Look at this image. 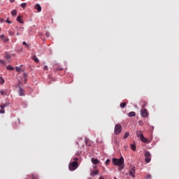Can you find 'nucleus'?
Masks as SVG:
<instances>
[{
    "instance_id": "f257e3e1",
    "label": "nucleus",
    "mask_w": 179,
    "mask_h": 179,
    "mask_svg": "<svg viewBox=\"0 0 179 179\" xmlns=\"http://www.w3.org/2000/svg\"><path fill=\"white\" fill-rule=\"evenodd\" d=\"M113 164L114 166H118V170L121 171V170H124V157H121L120 159L113 158L112 159Z\"/></svg>"
},
{
    "instance_id": "f03ea898",
    "label": "nucleus",
    "mask_w": 179,
    "mask_h": 179,
    "mask_svg": "<svg viewBox=\"0 0 179 179\" xmlns=\"http://www.w3.org/2000/svg\"><path fill=\"white\" fill-rule=\"evenodd\" d=\"M78 166L79 164L78 163V162H72L71 164H69V169L71 171H73L74 170L77 169Z\"/></svg>"
},
{
    "instance_id": "7ed1b4c3",
    "label": "nucleus",
    "mask_w": 179,
    "mask_h": 179,
    "mask_svg": "<svg viewBox=\"0 0 179 179\" xmlns=\"http://www.w3.org/2000/svg\"><path fill=\"white\" fill-rule=\"evenodd\" d=\"M121 131H122V126L120 124H117L115 126V135H120L121 134Z\"/></svg>"
},
{
    "instance_id": "20e7f679",
    "label": "nucleus",
    "mask_w": 179,
    "mask_h": 179,
    "mask_svg": "<svg viewBox=\"0 0 179 179\" xmlns=\"http://www.w3.org/2000/svg\"><path fill=\"white\" fill-rule=\"evenodd\" d=\"M145 163H150V160H152V156L150 155V152H149L148 151H145Z\"/></svg>"
},
{
    "instance_id": "39448f33",
    "label": "nucleus",
    "mask_w": 179,
    "mask_h": 179,
    "mask_svg": "<svg viewBox=\"0 0 179 179\" xmlns=\"http://www.w3.org/2000/svg\"><path fill=\"white\" fill-rule=\"evenodd\" d=\"M10 103L9 102L6 103H3L0 106L1 110H0V114H5V107H8Z\"/></svg>"
},
{
    "instance_id": "423d86ee",
    "label": "nucleus",
    "mask_w": 179,
    "mask_h": 179,
    "mask_svg": "<svg viewBox=\"0 0 179 179\" xmlns=\"http://www.w3.org/2000/svg\"><path fill=\"white\" fill-rule=\"evenodd\" d=\"M141 114L143 118H146L149 113H148V109L144 108L141 110Z\"/></svg>"
},
{
    "instance_id": "0eeeda50",
    "label": "nucleus",
    "mask_w": 179,
    "mask_h": 179,
    "mask_svg": "<svg viewBox=\"0 0 179 179\" xmlns=\"http://www.w3.org/2000/svg\"><path fill=\"white\" fill-rule=\"evenodd\" d=\"M129 176L133 177V178H135V166H133L129 171Z\"/></svg>"
},
{
    "instance_id": "6e6552de",
    "label": "nucleus",
    "mask_w": 179,
    "mask_h": 179,
    "mask_svg": "<svg viewBox=\"0 0 179 179\" xmlns=\"http://www.w3.org/2000/svg\"><path fill=\"white\" fill-rule=\"evenodd\" d=\"M19 96H24V90L22 88V87L19 86Z\"/></svg>"
},
{
    "instance_id": "1a4fd4ad",
    "label": "nucleus",
    "mask_w": 179,
    "mask_h": 179,
    "mask_svg": "<svg viewBox=\"0 0 179 179\" xmlns=\"http://www.w3.org/2000/svg\"><path fill=\"white\" fill-rule=\"evenodd\" d=\"M136 135H137L138 138H139L141 139L142 138V136H143V134H142V131L138 130L136 131Z\"/></svg>"
},
{
    "instance_id": "9d476101",
    "label": "nucleus",
    "mask_w": 179,
    "mask_h": 179,
    "mask_svg": "<svg viewBox=\"0 0 179 179\" xmlns=\"http://www.w3.org/2000/svg\"><path fill=\"white\" fill-rule=\"evenodd\" d=\"M140 140L141 141V142H143L144 143H148V142H149V140H148V138H145V136H143V135L141 136Z\"/></svg>"
},
{
    "instance_id": "9b49d317",
    "label": "nucleus",
    "mask_w": 179,
    "mask_h": 179,
    "mask_svg": "<svg viewBox=\"0 0 179 179\" xmlns=\"http://www.w3.org/2000/svg\"><path fill=\"white\" fill-rule=\"evenodd\" d=\"M34 9H36V10H38V12H41V6H40V4H38V3H37L34 6Z\"/></svg>"
},
{
    "instance_id": "f8f14e48",
    "label": "nucleus",
    "mask_w": 179,
    "mask_h": 179,
    "mask_svg": "<svg viewBox=\"0 0 179 179\" xmlns=\"http://www.w3.org/2000/svg\"><path fill=\"white\" fill-rule=\"evenodd\" d=\"M91 160H92V163L93 164H99V161L97 159L92 158Z\"/></svg>"
},
{
    "instance_id": "ddd939ff",
    "label": "nucleus",
    "mask_w": 179,
    "mask_h": 179,
    "mask_svg": "<svg viewBox=\"0 0 179 179\" xmlns=\"http://www.w3.org/2000/svg\"><path fill=\"white\" fill-rule=\"evenodd\" d=\"M17 22H19L22 24H23V23H24V22H23V20H22V16H20V15H18L17 17Z\"/></svg>"
},
{
    "instance_id": "4468645a",
    "label": "nucleus",
    "mask_w": 179,
    "mask_h": 179,
    "mask_svg": "<svg viewBox=\"0 0 179 179\" xmlns=\"http://www.w3.org/2000/svg\"><path fill=\"white\" fill-rule=\"evenodd\" d=\"M131 146V149L135 152L136 150V144H135V143H134L133 144L130 145Z\"/></svg>"
},
{
    "instance_id": "2eb2a0df",
    "label": "nucleus",
    "mask_w": 179,
    "mask_h": 179,
    "mask_svg": "<svg viewBox=\"0 0 179 179\" xmlns=\"http://www.w3.org/2000/svg\"><path fill=\"white\" fill-rule=\"evenodd\" d=\"M32 59H34L36 64H38V62H40V60H38V58H37V56L36 55H34L32 57Z\"/></svg>"
},
{
    "instance_id": "dca6fc26",
    "label": "nucleus",
    "mask_w": 179,
    "mask_h": 179,
    "mask_svg": "<svg viewBox=\"0 0 179 179\" xmlns=\"http://www.w3.org/2000/svg\"><path fill=\"white\" fill-rule=\"evenodd\" d=\"M135 115H136V113H135V112H134V111L130 112L128 114V117H135Z\"/></svg>"
},
{
    "instance_id": "f3484780",
    "label": "nucleus",
    "mask_w": 179,
    "mask_h": 179,
    "mask_svg": "<svg viewBox=\"0 0 179 179\" xmlns=\"http://www.w3.org/2000/svg\"><path fill=\"white\" fill-rule=\"evenodd\" d=\"M90 174L91 176H97V174H99V171L96 170V171H92Z\"/></svg>"
},
{
    "instance_id": "a211bd4d",
    "label": "nucleus",
    "mask_w": 179,
    "mask_h": 179,
    "mask_svg": "<svg viewBox=\"0 0 179 179\" xmlns=\"http://www.w3.org/2000/svg\"><path fill=\"white\" fill-rule=\"evenodd\" d=\"M11 15L12 16H16V15H17V11H16V10H13L11 11Z\"/></svg>"
},
{
    "instance_id": "6ab92c4d",
    "label": "nucleus",
    "mask_w": 179,
    "mask_h": 179,
    "mask_svg": "<svg viewBox=\"0 0 179 179\" xmlns=\"http://www.w3.org/2000/svg\"><path fill=\"white\" fill-rule=\"evenodd\" d=\"M6 69H8V71H13V69H15V68H13L10 65H8V66H7Z\"/></svg>"
},
{
    "instance_id": "aec40b11",
    "label": "nucleus",
    "mask_w": 179,
    "mask_h": 179,
    "mask_svg": "<svg viewBox=\"0 0 179 179\" xmlns=\"http://www.w3.org/2000/svg\"><path fill=\"white\" fill-rule=\"evenodd\" d=\"M6 59H9L10 58H12V56L9 54H8V52H6Z\"/></svg>"
},
{
    "instance_id": "412c9836",
    "label": "nucleus",
    "mask_w": 179,
    "mask_h": 179,
    "mask_svg": "<svg viewBox=\"0 0 179 179\" xmlns=\"http://www.w3.org/2000/svg\"><path fill=\"white\" fill-rule=\"evenodd\" d=\"M127 106V103H120V107L121 108H125V107Z\"/></svg>"
},
{
    "instance_id": "4be33fe9",
    "label": "nucleus",
    "mask_w": 179,
    "mask_h": 179,
    "mask_svg": "<svg viewBox=\"0 0 179 179\" xmlns=\"http://www.w3.org/2000/svg\"><path fill=\"white\" fill-rule=\"evenodd\" d=\"M3 83H5V80L0 76V85H3Z\"/></svg>"
},
{
    "instance_id": "5701e85b",
    "label": "nucleus",
    "mask_w": 179,
    "mask_h": 179,
    "mask_svg": "<svg viewBox=\"0 0 179 179\" xmlns=\"http://www.w3.org/2000/svg\"><path fill=\"white\" fill-rule=\"evenodd\" d=\"M128 136H129V132H126L124 134V139H127V138H128Z\"/></svg>"
},
{
    "instance_id": "b1692460",
    "label": "nucleus",
    "mask_w": 179,
    "mask_h": 179,
    "mask_svg": "<svg viewBox=\"0 0 179 179\" xmlns=\"http://www.w3.org/2000/svg\"><path fill=\"white\" fill-rule=\"evenodd\" d=\"M22 45H25V47H26L27 48H29V44H27V43H26V42H24V41L22 43Z\"/></svg>"
},
{
    "instance_id": "393cba45",
    "label": "nucleus",
    "mask_w": 179,
    "mask_h": 179,
    "mask_svg": "<svg viewBox=\"0 0 179 179\" xmlns=\"http://www.w3.org/2000/svg\"><path fill=\"white\" fill-rule=\"evenodd\" d=\"M31 177H32V179H38V177L36 175H34V174H33L31 176Z\"/></svg>"
},
{
    "instance_id": "a878e982",
    "label": "nucleus",
    "mask_w": 179,
    "mask_h": 179,
    "mask_svg": "<svg viewBox=\"0 0 179 179\" xmlns=\"http://www.w3.org/2000/svg\"><path fill=\"white\" fill-rule=\"evenodd\" d=\"M27 5V4L26 3H21V7L22 8H26Z\"/></svg>"
},
{
    "instance_id": "bb28decb",
    "label": "nucleus",
    "mask_w": 179,
    "mask_h": 179,
    "mask_svg": "<svg viewBox=\"0 0 179 179\" xmlns=\"http://www.w3.org/2000/svg\"><path fill=\"white\" fill-rule=\"evenodd\" d=\"M105 163H106V166H108V164L110 163V159H106Z\"/></svg>"
},
{
    "instance_id": "cd10ccee",
    "label": "nucleus",
    "mask_w": 179,
    "mask_h": 179,
    "mask_svg": "<svg viewBox=\"0 0 179 179\" xmlns=\"http://www.w3.org/2000/svg\"><path fill=\"white\" fill-rule=\"evenodd\" d=\"M145 179H152V176L147 175V176L145 177Z\"/></svg>"
},
{
    "instance_id": "c85d7f7f",
    "label": "nucleus",
    "mask_w": 179,
    "mask_h": 179,
    "mask_svg": "<svg viewBox=\"0 0 179 179\" xmlns=\"http://www.w3.org/2000/svg\"><path fill=\"white\" fill-rule=\"evenodd\" d=\"M15 69H16L17 72H20V67L16 66Z\"/></svg>"
},
{
    "instance_id": "c756f323",
    "label": "nucleus",
    "mask_w": 179,
    "mask_h": 179,
    "mask_svg": "<svg viewBox=\"0 0 179 179\" xmlns=\"http://www.w3.org/2000/svg\"><path fill=\"white\" fill-rule=\"evenodd\" d=\"M6 23H9V24H10V23H12V22H10L9 20V18H8L6 20Z\"/></svg>"
},
{
    "instance_id": "7c9ffc66",
    "label": "nucleus",
    "mask_w": 179,
    "mask_h": 179,
    "mask_svg": "<svg viewBox=\"0 0 179 179\" xmlns=\"http://www.w3.org/2000/svg\"><path fill=\"white\" fill-rule=\"evenodd\" d=\"M138 124H139V125L143 126V122H142V120H140V121H138Z\"/></svg>"
},
{
    "instance_id": "2f4dec72",
    "label": "nucleus",
    "mask_w": 179,
    "mask_h": 179,
    "mask_svg": "<svg viewBox=\"0 0 179 179\" xmlns=\"http://www.w3.org/2000/svg\"><path fill=\"white\" fill-rule=\"evenodd\" d=\"M9 36H15V33L13 31H9Z\"/></svg>"
},
{
    "instance_id": "473e14b6",
    "label": "nucleus",
    "mask_w": 179,
    "mask_h": 179,
    "mask_svg": "<svg viewBox=\"0 0 179 179\" xmlns=\"http://www.w3.org/2000/svg\"><path fill=\"white\" fill-rule=\"evenodd\" d=\"M0 38H1V40H3V38H5V35H3V34L1 35V36H0Z\"/></svg>"
},
{
    "instance_id": "72a5a7b5",
    "label": "nucleus",
    "mask_w": 179,
    "mask_h": 179,
    "mask_svg": "<svg viewBox=\"0 0 179 179\" xmlns=\"http://www.w3.org/2000/svg\"><path fill=\"white\" fill-rule=\"evenodd\" d=\"M4 43H8V41H9V38H5L3 39Z\"/></svg>"
},
{
    "instance_id": "f704fd0d",
    "label": "nucleus",
    "mask_w": 179,
    "mask_h": 179,
    "mask_svg": "<svg viewBox=\"0 0 179 179\" xmlns=\"http://www.w3.org/2000/svg\"><path fill=\"white\" fill-rule=\"evenodd\" d=\"M43 69L45 71H48V67L47 66H44Z\"/></svg>"
},
{
    "instance_id": "c9c22d12",
    "label": "nucleus",
    "mask_w": 179,
    "mask_h": 179,
    "mask_svg": "<svg viewBox=\"0 0 179 179\" xmlns=\"http://www.w3.org/2000/svg\"><path fill=\"white\" fill-rule=\"evenodd\" d=\"M20 85H22V82L19 81L18 84L17 85V87L19 88V86H20Z\"/></svg>"
},
{
    "instance_id": "e433bc0d",
    "label": "nucleus",
    "mask_w": 179,
    "mask_h": 179,
    "mask_svg": "<svg viewBox=\"0 0 179 179\" xmlns=\"http://www.w3.org/2000/svg\"><path fill=\"white\" fill-rule=\"evenodd\" d=\"M0 93H1V94L2 96H3V95L5 94V92H3V90H1V91L0 92Z\"/></svg>"
},
{
    "instance_id": "4c0bfd02",
    "label": "nucleus",
    "mask_w": 179,
    "mask_h": 179,
    "mask_svg": "<svg viewBox=\"0 0 179 179\" xmlns=\"http://www.w3.org/2000/svg\"><path fill=\"white\" fill-rule=\"evenodd\" d=\"M45 34L46 37H50V32L47 31Z\"/></svg>"
},
{
    "instance_id": "58836bf2",
    "label": "nucleus",
    "mask_w": 179,
    "mask_h": 179,
    "mask_svg": "<svg viewBox=\"0 0 179 179\" xmlns=\"http://www.w3.org/2000/svg\"><path fill=\"white\" fill-rule=\"evenodd\" d=\"M0 63H1V64H3V65H5V61H3V60H1V59H0Z\"/></svg>"
},
{
    "instance_id": "ea45409f",
    "label": "nucleus",
    "mask_w": 179,
    "mask_h": 179,
    "mask_svg": "<svg viewBox=\"0 0 179 179\" xmlns=\"http://www.w3.org/2000/svg\"><path fill=\"white\" fill-rule=\"evenodd\" d=\"M73 160H74V162H78V160H79V159L78 157H74Z\"/></svg>"
},
{
    "instance_id": "a19ab883",
    "label": "nucleus",
    "mask_w": 179,
    "mask_h": 179,
    "mask_svg": "<svg viewBox=\"0 0 179 179\" xmlns=\"http://www.w3.org/2000/svg\"><path fill=\"white\" fill-rule=\"evenodd\" d=\"M0 22H1V23H3V22H5V20H3V19H1V20H0Z\"/></svg>"
},
{
    "instance_id": "79ce46f5",
    "label": "nucleus",
    "mask_w": 179,
    "mask_h": 179,
    "mask_svg": "<svg viewBox=\"0 0 179 179\" xmlns=\"http://www.w3.org/2000/svg\"><path fill=\"white\" fill-rule=\"evenodd\" d=\"M23 76L24 78H26V76H27V74H26V73H24Z\"/></svg>"
},
{
    "instance_id": "37998d69",
    "label": "nucleus",
    "mask_w": 179,
    "mask_h": 179,
    "mask_svg": "<svg viewBox=\"0 0 179 179\" xmlns=\"http://www.w3.org/2000/svg\"><path fill=\"white\" fill-rule=\"evenodd\" d=\"M10 2L13 3L15 2V0H10Z\"/></svg>"
},
{
    "instance_id": "c03bdc74",
    "label": "nucleus",
    "mask_w": 179,
    "mask_h": 179,
    "mask_svg": "<svg viewBox=\"0 0 179 179\" xmlns=\"http://www.w3.org/2000/svg\"><path fill=\"white\" fill-rule=\"evenodd\" d=\"M27 82V78L24 79V83H26Z\"/></svg>"
},
{
    "instance_id": "a18cd8bd",
    "label": "nucleus",
    "mask_w": 179,
    "mask_h": 179,
    "mask_svg": "<svg viewBox=\"0 0 179 179\" xmlns=\"http://www.w3.org/2000/svg\"><path fill=\"white\" fill-rule=\"evenodd\" d=\"M59 71H62V68L58 69Z\"/></svg>"
},
{
    "instance_id": "49530a36",
    "label": "nucleus",
    "mask_w": 179,
    "mask_h": 179,
    "mask_svg": "<svg viewBox=\"0 0 179 179\" xmlns=\"http://www.w3.org/2000/svg\"><path fill=\"white\" fill-rule=\"evenodd\" d=\"M85 144L87 145V140L85 141Z\"/></svg>"
},
{
    "instance_id": "de8ad7c7",
    "label": "nucleus",
    "mask_w": 179,
    "mask_h": 179,
    "mask_svg": "<svg viewBox=\"0 0 179 179\" xmlns=\"http://www.w3.org/2000/svg\"><path fill=\"white\" fill-rule=\"evenodd\" d=\"M99 179H104L102 176H101L100 178H99Z\"/></svg>"
},
{
    "instance_id": "09e8293b",
    "label": "nucleus",
    "mask_w": 179,
    "mask_h": 179,
    "mask_svg": "<svg viewBox=\"0 0 179 179\" xmlns=\"http://www.w3.org/2000/svg\"><path fill=\"white\" fill-rule=\"evenodd\" d=\"M16 36H19V32H17V33L16 34Z\"/></svg>"
},
{
    "instance_id": "8fccbe9b",
    "label": "nucleus",
    "mask_w": 179,
    "mask_h": 179,
    "mask_svg": "<svg viewBox=\"0 0 179 179\" xmlns=\"http://www.w3.org/2000/svg\"><path fill=\"white\" fill-rule=\"evenodd\" d=\"M0 31H1V28H0Z\"/></svg>"
}]
</instances>
